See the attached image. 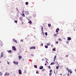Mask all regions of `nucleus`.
Wrapping results in <instances>:
<instances>
[{"mask_svg": "<svg viewBox=\"0 0 76 76\" xmlns=\"http://www.w3.org/2000/svg\"><path fill=\"white\" fill-rule=\"evenodd\" d=\"M0 41H1L0 40Z\"/></svg>", "mask_w": 76, "mask_h": 76, "instance_id": "nucleus-58", "label": "nucleus"}, {"mask_svg": "<svg viewBox=\"0 0 76 76\" xmlns=\"http://www.w3.org/2000/svg\"><path fill=\"white\" fill-rule=\"evenodd\" d=\"M18 72L19 75L22 74V71H21V70H20V69H19Z\"/></svg>", "mask_w": 76, "mask_h": 76, "instance_id": "nucleus-4", "label": "nucleus"}, {"mask_svg": "<svg viewBox=\"0 0 76 76\" xmlns=\"http://www.w3.org/2000/svg\"><path fill=\"white\" fill-rule=\"evenodd\" d=\"M68 41H67V42H68Z\"/></svg>", "mask_w": 76, "mask_h": 76, "instance_id": "nucleus-57", "label": "nucleus"}, {"mask_svg": "<svg viewBox=\"0 0 76 76\" xmlns=\"http://www.w3.org/2000/svg\"><path fill=\"white\" fill-rule=\"evenodd\" d=\"M48 67L49 69H51V67H50V66H48Z\"/></svg>", "mask_w": 76, "mask_h": 76, "instance_id": "nucleus-30", "label": "nucleus"}, {"mask_svg": "<svg viewBox=\"0 0 76 76\" xmlns=\"http://www.w3.org/2000/svg\"><path fill=\"white\" fill-rule=\"evenodd\" d=\"M8 75H9V73H8Z\"/></svg>", "mask_w": 76, "mask_h": 76, "instance_id": "nucleus-53", "label": "nucleus"}, {"mask_svg": "<svg viewBox=\"0 0 76 76\" xmlns=\"http://www.w3.org/2000/svg\"><path fill=\"white\" fill-rule=\"evenodd\" d=\"M61 75H62V74H61Z\"/></svg>", "mask_w": 76, "mask_h": 76, "instance_id": "nucleus-54", "label": "nucleus"}, {"mask_svg": "<svg viewBox=\"0 0 76 76\" xmlns=\"http://www.w3.org/2000/svg\"><path fill=\"white\" fill-rule=\"evenodd\" d=\"M56 56H54V59L56 60Z\"/></svg>", "mask_w": 76, "mask_h": 76, "instance_id": "nucleus-25", "label": "nucleus"}, {"mask_svg": "<svg viewBox=\"0 0 76 76\" xmlns=\"http://www.w3.org/2000/svg\"><path fill=\"white\" fill-rule=\"evenodd\" d=\"M54 73H55V71H54Z\"/></svg>", "mask_w": 76, "mask_h": 76, "instance_id": "nucleus-56", "label": "nucleus"}, {"mask_svg": "<svg viewBox=\"0 0 76 76\" xmlns=\"http://www.w3.org/2000/svg\"><path fill=\"white\" fill-rule=\"evenodd\" d=\"M13 40L14 41V42H15V43H17L18 42H17V40H16L14 39H13Z\"/></svg>", "mask_w": 76, "mask_h": 76, "instance_id": "nucleus-8", "label": "nucleus"}, {"mask_svg": "<svg viewBox=\"0 0 76 76\" xmlns=\"http://www.w3.org/2000/svg\"><path fill=\"white\" fill-rule=\"evenodd\" d=\"M7 61V64H9V62H8V61Z\"/></svg>", "mask_w": 76, "mask_h": 76, "instance_id": "nucleus-37", "label": "nucleus"}, {"mask_svg": "<svg viewBox=\"0 0 76 76\" xmlns=\"http://www.w3.org/2000/svg\"><path fill=\"white\" fill-rule=\"evenodd\" d=\"M57 34H57H58V33H57V34Z\"/></svg>", "mask_w": 76, "mask_h": 76, "instance_id": "nucleus-52", "label": "nucleus"}, {"mask_svg": "<svg viewBox=\"0 0 76 76\" xmlns=\"http://www.w3.org/2000/svg\"><path fill=\"white\" fill-rule=\"evenodd\" d=\"M48 26H49V27H50V26H51V24H48Z\"/></svg>", "mask_w": 76, "mask_h": 76, "instance_id": "nucleus-17", "label": "nucleus"}, {"mask_svg": "<svg viewBox=\"0 0 76 76\" xmlns=\"http://www.w3.org/2000/svg\"><path fill=\"white\" fill-rule=\"evenodd\" d=\"M46 63H47L48 64V62L47 61H46Z\"/></svg>", "mask_w": 76, "mask_h": 76, "instance_id": "nucleus-43", "label": "nucleus"}, {"mask_svg": "<svg viewBox=\"0 0 76 76\" xmlns=\"http://www.w3.org/2000/svg\"><path fill=\"white\" fill-rule=\"evenodd\" d=\"M25 13L26 15H29V13L28 11H26L25 12Z\"/></svg>", "mask_w": 76, "mask_h": 76, "instance_id": "nucleus-5", "label": "nucleus"}, {"mask_svg": "<svg viewBox=\"0 0 76 76\" xmlns=\"http://www.w3.org/2000/svg\"><path fill=\"white\" fill-rule=\"evenodd\" d=\"M0 75H2V73H1V74H0Z\"/></svg>", "mask_w": 76, "mask_h": 76, "instance_id": "nucleus-47", "label": "nucleus"}, {"mask_svg": "<svg viewBox=\"0 0 76 76\" xmlns=\"http://www.w3.org/2000/svg\"><path fill=\"white\" fill-rule=\"evenodd\" d=\"M7 74H8L7 72H6L4 74V76H6L7 75Z\"/></svg>", "mask_w": 76, "mask_h": 76, "instance_id": "nucleus-18", "label": "nucleus"}, {"mask_svg": "<svg viewBox=\"0 0 76 76\" xmlns=\"http://www.w3.org/2000/svg\"><path fill=\"white\" fill-rule=\"evenodd\" d=\"M54 37H57V34H54Z\"/></svg>", "mask_w": 76, "mask_h": 76, "instance_id": "nucleus-26", "label": "nucleus"}, {"mask_svg": "<svg viewBox=\"0 0 76 76\" xmlns=\"http://www.w3.org/2000/svg\"><path fill=\"white\" fill-rule=\"evenodd\" d=\"M22 25H23V23L22 22Z\"/></svg>", "mask_w": 76, "mask_h": 76, "instance_id": "nucleus-46", "label": "nucleus"}, {"mask_svg": "<svg viewBox=\"0 0 76 76\" xmlns=\"http://www.w3.org/2000/svg\"><path fill=\"white\" fill-rule=\"evenodd\" d=\"M39 69H43V66H40L39 68Z\"/></svg>", "mask_w": 76, "mask_h": 76, "instance_id": "nucleus-11", "label": "nucleus"}, {"mask_svg": "<svg viewBox=\"0 0 76 76\" xmlns=\"http://www.w3.org/2000/svg\"><path fill=\"white\" fill-rule=\"evenodd\" d=\"M67 75L68 76H70V74H69V73H68L67 74Z\"/></svg>", "mask_w": 76, "mask_h": 76, "instance_id": "nucleus-36", "label": "nucleus"}, {"mask_svg": "<svg viewBox=\"0 0 76 76\" xmlns=\"http://www.w3.org/2000/svg\"><path fill=\"white\" fill-rule=\"evenodd\" d=\"M53 51H55L56 50L55 49V48H54L53 49Z\"/></svg>", "mask_w": 76, "mask_h": 76, "instance_id": "nucleus-33", "label": "nucleus"}, {"mask_svg": "<svg viewBox=\"0 0 76 76\" xmlns=\"http://www.w3.org/2000/svg\"><path fill=\"white\" fill-rule=\"evenodd\" d=\"M13 63H14V64H16L17 65H18V62H16L15 61H14L13 62Z\"/></svg>", "mask_w": 76, "mask_h": 76, "instance_id": "nucleus-6", "label": "nucleus"}, {"mask_svg": "<svg viewBox=\"0 0 76 76\" xmlns=\"http://www.w3.org/2000/svg\"><path fill=\"white\" fill-rule=\"evenodd\" d=\"M66 69L68 70V73H70V75H71V73H72V70H71V69H69L67 67H66Z\"/></svg>", "mask_w": 76, "mask_h": 76, "instance_id": "nucleus-1", "label": "nucleus"}, {"mask_svg": "<svg viewBox=\"0 0 76 76\" xmlns=\"http://www.w3.org/2000/svg\"><path fill=\"white\" fill-rule=\"evenodd\" d=\"M34 67H35V68H37V66L36 65H34Z\"/></svg>", "mask_w": 76, "mask_h": 76, "instance_id": "nucleus-20", "label": "nucleus"}, {"mask_svg": "<svg viewBox=\"0 0 76 76\" xmlns=\"http://www.w3.org/2000/svg\"><path fill=\"white\" fill-rule=\"evenodd\" d=\"M30 49L32 50V49H35V47L34 46H32L30 47Z\"/></svg>", "mask_w": 76, "mask_h": 76, "instance_id": "nucleus-3", "label": "nucleus"}, {"mask_svg": "<svg viewBox=\"0 0 76 76\" xmlns=\"http://www.w3.org/2000/svg\"><path fill=\"white\" fill-rule=\"evenodd\" d=\"M8 53H12V50H10L8 51Z\"/></svg>", "mask_w": 76, "mask_h": 76, "instance_id": "nucleus-16", "label": "nucleus"}, {"mask_svg": "<svg viewBox=\"0 0 76 76\" xmlns=\"http://www.w3.org/2000/svg\"><path fill=\"white\" fill-rule=\"evenodd\" d=\"M69 56H68V55H66V57H68Z\"/></svg>", "mask_w": 76, "mask_h": 76, "instance_id": "nucleus-34", "label": "nucleus"}, {"mask_svg": "<svg viewBox=\"0 0 76 76\" xmlns=\"http://www.w3.org/2000/svg\"><path fill=\"white\" fill-rule=\"evenodd\" d=\"M56 44H58V41H56Z\"/></svg>", "mask_w": 76, "mask_h": 76, "instance_id": "nucleus-35", "label": "nucleus"}, {"mask_svg": "<svg viewBox=\"0 0 76 76\" xmlns=\"http://www.w3.org/2000/svg\"><path fill=\"white\" fill-rule=\"evenodd\" d=\"M50 44H51V43H47V45H48V46L50 45Z\"/></svg>", "mask_w": 76, "mask_h": 76, "instance_id": "nucleus-23", "label": "nucleus"}, {"mask_svg": "<svg viewBox=\"0 0 76 76\" xmlns=\"http://www.w3.org/2000/svg\"><path fill=\"white\" fill-rule=\"evenodd\" d=\"M3 52H2V53H1V54H3Z\"/></svg>", "mask_w": 76, "mask_h": 76, "instance_id": "nucleus-49", "label": "nucleus"}, {"mask_svg": "<svg viewBox=\"0 0 76 76\" xmlns=\"http://www.w3.org/2000/svg\"><path fill=\"white\" fill-rule=\"evenodd\" d=\"M28 4H29V3H28V2H26L25 4H26V5H28Z\"/></svg>", "mask_w": 76, "mask_h": 76, "instance_id": "nucleus-14", "label": "nucleus"}, {"mask_svg": "<svg viewBox=\"0 0 76 76\" xmlns=\"http://www.w3.org/2000/svg\"><path fill=\"white\" fill-rule=\"evenodd\" d=\"M28 23H30V24H32V21L30 20V21H28Z\"/></svg>", "mask_w": 76, "mask_h": 76, "instance_id": "nucleus-15", "label": "nucleus"}, {"mask_svg": "<svg viewBox=\"0 0 76 76\" xmlns=\"http://www.w3.org/2000/svg\"><path fill=\"white\" fill-rule=\"evenodd\" d=\"M50 73H51L52 72V70L51 69L50 70Z\"/></svg>", "mask_w": 76, "mask_h": 76, "instance_id": "nucleus-31", "label": "nucleus"}, {"mask_svg": "<svg viewBox=\"0 0 76 76\" xmlns=\"http://www.w3.org/2000/svg\"><path fill=\"white\" fill-rule=\"evenodd\" d=\"M14 22L15 23H17V22H18V21L17 20H15V21H14Z\"/></svg>", "mask_w": 76, "mask_h": 76, "instance_id": "nucleus-21", "label": "nucleus"}, {"mask_svg": "<svg viewBox=\"0 0 76 76\" xmlns=\"http://www.w3.org/2000/svg\"><path fill=\"white\" fill-rule=\"evenodd\" d=\"M36 73H38V74L39 73L38 72V70H37L36 71Z\"/></svg>", "mask_w": 76, "mask_h": 76, "instance_id": "nucleus-40", "label": "nucleus"}, {"mask_svg": "<svg viewBox=\"0 0 76 76\" xmlns=\"http://www.w3.org/2000/svg\"><path fill=\"white\" fill-rule=\"evenodd\" d=\"M1 63V61H0V63Z\"/></svg>", "mask_w": 76, "mask_h": 76, "instance_id": "nucleus-50", "label": "nucleus"}, {"mask_svg": "<svg viewBox=\"0 0 76 76\" xmlns=\"http://www.w3.org/2000/svg\"><path fill=\"white\" fill-rule=\"evenodd\" d=\"M58 40L59 41H62L61 39L60 38H59Z\"/></svg>", "mask_w": 76, "mask_h": 76, "instance_id": "nucleus-28", "label": "nucleus"}, {"mask_svg": "<svg viewBox=\"0 0 76 76\" xmlns=\"http://www.w3.org/2000/svg\"><path fill=\"white\" fill-rule=\"evenodd\" d=\"M51 75H52L51 72H50V73H49V75H50V76H51Z\"/></svg>", "mask_w": 76, "mask_h": 76, "instance_id": "nucleus-32", "label": "nucleus"}, {"mask_svg": "<svg viewBox=\"0 0 76 76\" xmlns=\"http://www.w3.org/2000/svg\"><path fill=\"white\" fill-rule=\"evenodd\" d=\"M20 41L21 42H23V40L22 39H21Z\"/></svg>", "mask_w": 76, "mask_h": 76, "instance_id": "nucleus-38", "label": "nucleus"}, {"mask_svg": "<svg viewBox=\"0 0 76 76\" xmlns=\"http://www.w3.org/2000/svg\"><path fill=\"white\" fill-rule=\"evenodd\" d=\"M57 64H58V66H59V65L58 64V62H57Z\"/></svg>", "mask_w": 76, "mask_h": 76, "instance_id": "nucleus-45", "label": "nucleus"}, {"mask_svg": "<svg viewBox=\"0 0 76 76\" xmlns=\"http://www.w3.org/2000/svg\"><path fill=\"white\" fill-rule=\"evenodd\" d=\"M55 62H52L50 64V65H53V64H55Z\"/></svg>", "mask_w": 76, "mask_h": 76, "instance_id": "nucleus-9", "label": "nucleus"}, {"mask_svg": "<svg viewBox=\"0 0 76 76\" xmlns=\"http://www.w3.org/2000/svg\"><path fill=\"white\" fill-rule=\"evenodd\" d=\"M51 47H53V45H51Z\"/></svg>", "mask_w": 76, "mask_h": 76, "instance_id": "nucleus-39", "label": "nucleus"}, {"mask_svg": "<svg viewBox=\"0 0 76 76\" xmlns=\"http://www.w3.org/2000/svg\"><path fill=\"white\" fill-rule=\"evenodd\" d=\"M21 58H22V56H19V59L20 60Z\"/></svg>", "mask_w": 76, "mask_h": 76, "instance_id": "nucleus-13", "label": "nucleus"}, {"mask_svg": "<svg viewBox=\"0 0 76 76\" xmlns=\"http://www.w3.org/2000/svg\"><path fill=\"white\" fill-rule=\"evenodd\" d=\"M44 70H45V69H43L42 70V71H44Z\"/></svg>", "mask_w": 76, "mask_h": 76, "instance_id": "nucleus-41", "label": "nucleus"}, {"mask_svg": "<svg viewBox=\"0 0 76 76\" xmlns=\"http://www.w3.org/2000/svg\"><path fill=\"white\" fill-rule=\"evenodd\" d=\"M41 45L42 46V45H43V44L42 43L41 44Z\"/></svg>", "mask_w": 76, "mask_h": 76, "instance_id": "nucleus-44", "label": "nucleus"}, {"mask_svg": "<svg viewBox=\"0 0 76 76\" xmlns=\"http://www.w3.org/2000/svg\"><path fill=\"white\" fill-rule=\"evenodd\" d=\"M45 35H46V36H47V35H48L47 34V32H45Z\"/></svg>", "mask_w": 76, "mask_h": 76, "instance_id": "nucleus-19", "label": "nucleus"}, {"mask_svg": "<svg viewBox=\"0 0 76 76\" xmlns=\"http://www.w3.org/2000/svg\"><path fill=\"white\" fill-rule=\"evenodd\" d=\"M75 71L76 72V69H75Z\"/></svg>", "mask_w": 76, "mask_h": 76, "instance_id": "nucleus-51", "label": "nucleus"}, {"mask_svg": "<svg viewBox=\"0 0 76 76\" xmlns=\"http://www.w3.org/2000/svg\"><path fill=\"white\" fill-rule=\"evenodd\" d=\"M12 49H13V50L14 51H16V49L15 48V47L14 46L12 47Z\"/></svg>", "mask_w": 76, "mask_h": 76, "instance_id": "nucleus-2", "label": "nucleus"}, {"mask_svg": "<svg viewBox=\"0 0 76 76\" xmlns=\"http://www.w3.org/2000/svg\"><path fill=\"white\" fill-rule=\"evenodd\" d=\"M21 15H22L23 16H24V17H25V14H24V13L23 12V13L21 14Z\"/></svg>", "mask_w": 76, "mask_h": 76, "instance_id": "nucleus-12", "label": "nucleus"}, {"mask_svg": "<svg viewBox=\"0 0 76 76\" xmlns=\"http://www.w3.org/2000/svg\"><path fill=\"white\" fill-rule=\"evenodd\" d=\"M67 39L68 41H70L71 40V37H68L67 38Z\"/></svg>", "mask_w": 76, "mask_h": 76, "instance_id": "nucleus-10", "label": "nucleus"}, {"mask_svg": "<svg viewBox=\"0 0 76 76\" xmlns=\"http://www.w3.org/2000/svg\"><path fill=\"white\" fill-rule=\"evenodd\" d=\"M45 48H48V46L47 45H46L45 46Z\"/></svg>", "mask_w": 76, "mask_h": 76, "instance_id": "nucleus-24", "label": "nucleus"}, {"mask_svg": "<svg viewBox=\"0 0 76 76\" xmlns=\"http://www.w3.org/2000/svg\"><path fill=\"white\" fill-rule=\"evenodd\" d=\"M1 57H3V54H1Z\"/></svg>", "mask_w": 76, "mask_h": 76, "instance_id": "nucleus-29", "label": "nucleus"}, {"mask_svg": "<svg viewBox=\"0 0 76 76\" xmlns=\"http://www.w3.org/2000/svg\"><path fill=\"white\" fill-rule=\"evenodd\" d=\"M45 66H46V65H47V64H45Z\"/></svg>", "mask_w": 76, "mask_h": 76, "instance_id": "nucleus-48", "label": "nucleus"}, {"mask_svg": "<svg viewBox=\"0 0 76 76\" xmlns=\"http://www.w3.org/2000/svg\"><path fill=\"white\" fill-rule=\"evenodd\" d=\"M60 30V29H59V28H57L56 29V32L57 33L58 32V31H59V30Z\"/></svg>", "mask_w": 76, "mask_h": 76, "instance_id": "nucleus-7", "label": "nucleus"}, {"mask_svg": "<svg viewBox=\"0 0 76 76\" xmlns=\"http://www.w3.org/2000/svg\"><path fill=\"white\" fill-rule=\"evenodd\" d=\"M0 73H1V72H0Z\"/></svg>", "mask_w": 76, "mask_h": 76, "instance_id": "nucleus-55", "label": "nucleus"}, {"mask_svg": "<svg viewBox=\"0 0 76 76\" xmlns=\"http://www.w3.org/2000/svg\"><path fill=\"white\" fill-rule=\"evenodd\" d=\"M41 27H42L41 28V29L42 30V31H43V27L41 26Z\"/></svg>", "mask_w": 76, "mask_h": 76, "instance_id": "nucleus-27", "label": "nucleus"}, {"mask_svg": "<svg viewBox=\"0 0 76 76\" xmlns=\"http://www.w3.org/2000/svg\"><path fill=\"white\" fill-rule=\"evenodd\" d=\"M55 60H56V59H54L53 62H55Z\"/></svg>", "mask_w": 76, "mask_h": 76, "instance_id": "nucleus-42", "label": "nucleus"}, {"mask_svg": "<svg viewBox=\"0 0 76 76\" xmlns=\"http://www.w3.org/2000/svg\"><path fill=\"white\" fill-rule=\"evenodd\" d=\"M59 68V67L58 66H56V69H58Z\"/></svg>", "mask_w": 76, "mask_h": 76, "instance_id": "nucleus-22", "label": "nucleus"}]
</instances>
